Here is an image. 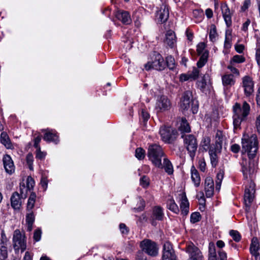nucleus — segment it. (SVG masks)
<instances>
[{
    "mask_svg": "<svg viewBox=\"0 0 260 260\" xmlns=\"http://www.w3.org/2000/svg\"><path fill=\"white\" fill-rule=\"evenodd\" d=\"M153 216L155 219L158 220H161L164 217L162 209L160 207H156L153 210Z\"/></svg>",
    "mask_w": 260,
    "mask_h": 260,
    "instance_id": "nucleus-36",
    "label": "nucleus"
},
{
    "mask_svg": "<svg viewBox=\"0 0 260 260\" xmlns=\"http://www.w3.org/2000/svg\"><path fill=\"white\" fill-rule=\"evenodd\" d=\"M208 260H217L215 246L213 242L209 244Z\"/></svg>",
    "mask_w": 260,
    "mask_h": 260,
    "instance_id": "nucleus-33",
    "label": "nucleus"
},
{
    "mask_svg": "<svg viewBox=\"0 0 260 260\" xmlns=\"http://www.w3.org/2000/svg\"><path fill=\"white\" fill-rule=\"evenodd\" d=\"M135 156L139 160L143 159L145 156V151L141 147L138 148L135 151Z\"/></svg>",
    "mask_w": 260,
    "mask_h": 260,
    "instance_id": "nucleus-42",
    "label": "nucleus"
},
{
    "mask_svg": "<svg viewBox=\"0 0 260 260\" xmlns=\"http://www.w3.org/2000/svg\"><path fill=\"white\" fill-rule=\"evenodd\" d=\"M255 58L258 64H260V39L257 41Z\"/></svg>",
    "mask_w": 260,
    "mask_h": 260,
    "instance_id": "nucleus-50",
    "label": "nucleus"
},
{
    "mask_svg": "<svg viewBox=\"0 0 260 260\" xmlns=\"http://www.w3.org/2000/svg\"><path fill=\"white\" fill-rule=\"evenodd\" d=\"M37 150L36 157L37 158H39L40 159L44 158L45 156V154L44 152L41 151L40 148H37Z\"/></svg>",
    "mask_w": 260,
    "mask_h": 260,
    "instance_id": "nucleus-63",
    "label": "nucleus"
},
{
    "mask_svg": "<svg viewBox=\"0 0 260 260\" xmlns=\"http://www.w3.org/2000/svg\"><path fill=\"white\" fill-rule=\"evenodd\" d=\"M224 176V172L223 171L220 170L217 173L216 175V189L217 190H219L220 188L221 182L222 179L223 178Z\"/></svg>",
    "mask_w": 260,
    "mask_h": 260,
    "instance_id": "nucleus-37",
    "label": "nucleus"
},
{
    "mask_svg": "<svg viewBox=\"0 0 260 260\" xmlns=\"http://www.w3.org/2000/svg\"><path fill=\"white\" fill-rule=\"evenodd\" d=\"M140 116V119H142L144 123L146 122L150 117L149 113L144 109L141 110Z\"/></svg>",
    "mask_w": 260,
    "mask_h": 260,
    "instance_id": "nucleus-54",
    "label": "nucleus"
},
{
    "mask_svg": "<svg viewBox=\"0 0 260 260\" xmlns=\"http://www.w3.org/2000/svg\"><path fill=\"white\" fill-rule=\"evenodd\" d=\"M245 60V58L244 57H243L242 55H236L234 56L232 58V59L231 60V62L232 63V62L235 63H242L244 62Z\"/></svg>",
    "mask_w": 260,
    "mask_h": 260,
    "instance_id": "nucleus-48",
    "label": "nucleus"
},
{
    "mask_svg": "<svg viewBox=\"0 0 260 260\" xmlns=\"http://www.w3.org/2000/svg\"><path fill=\"white\" fill-rule=\"evenodd\" d=\"M233 117L234 129H237L238 128H240L241 122L243 121L245 119V118H242V117H239L237 115H233Z\"/></svg>",
    "mask_w": 260,
    "mask_h": 260,
    "instance_id": "nucleus-40",
    "label": "nucleus"
},
{
    "mask_svg": "<svg viewBox=\"0 0 260 260\" xmlns=\"http://www.w3.org/2000/svg\"><path fill=\"white\" fill-rule=\"evenodd\" d=\"M210 144V139L208 137H204L202 141L201 142V145H202L203 149L205 151H207L209 148Z\"/></svg>",
    "mask_w": 260,
    "mask_h": 260,
    "instance_id": "nucleus-46",
    "label": "nucleus"
},
{
    "mask_svg": "<svg viewBox=\"0 0 260 260\" xmlns=\"http://www.w3.org/2000/svg\"><path fill=\"white\" fill-rule=\"evenodd\" d=\"M221 11L226 25L229 27L232 24L231 13L226 5L221 6Z\"/></svg>",
    "mask_w": 260,
    "mask_h": 260,
    "instance_id": "nucleus-25",
    "label": "nucleus"
},
{
    "mask_svg": "<svg viewBox=\"0 0 260 260\" xmlns=\"http://www.w3.org/2000/svg\"><path fill=\"white\" fill-rule=\"evenodd\" d=\"M224 138V136L222 132L220 131H217L215 137V145L214 147H213L214 149H215L216 152H220L222 149Z\"/></svg>",
    "mask_w": 260,
    "mask_h": 260,
    "instance_id": "nucleus-22",
    "label": "nucleus"
},
{
    "mask_svg": "<svg viewBox=\"0 0 260 260\" xmlns=\"http://www.w3.org/2000/svg\"><path fill=\"white\" fill-rule=\"evenodd\" d=\"M201 219V215L199 212H194L191 214L190 222L196 223Z\"/></svg>",
    "mask_w": 260,
    "mask_h": 260,
    "instance_id": "nucleus-49",
    "label": "nucleus"
},
{
    "mask_svg": "<svg viewBox=\"0 0 260 260\" xmlns=\"http://www.w3.org/2000/svg\"><path fill=\"white\" fill-rule=\"evenodd\" d=\"M242 170L244 178L251 180L249 183L248 187H246L245 190L244 201L245 205V211L248 212L250 209L251 203L254 198L255 192V184L252 181L254 178L257 170V162L253 158H249V160L243 159L241 162Z\"/></svg>",
    "mask_w": 260,
    "mask_h": 260,
    "instance_id": "nucleus-1",
    "label": "nucleus"
},
{
    "mask_svg": "<svg viewBox=\"0 0 260 260\" xmlns=\"http://www.w3.org/2000/svg\"><path fill=\"white\" fill-rule=\"evenodd\" d=\"M140 184L142 186H143L144 188L148 186L149 184V181L148 178L146 176H143L140 179Z\"/></svg>",
    "mask_w": 260,
    "mask_h": 260,
    "instance_id": "nucleus-53",
    "label": "nucleus"
},
{
    "mask_svg": "<svg viewBox=\"0 0 260 260\" xmlns=\"http://www.w3.org/2000/svg\"><path fill=\"white\" fill-rule=\"evenodd\" d=\"M3 161L6 172L9 174H13L15 171V166L11 156L8 154L5 155Z\"/></svg>",
    "mask_w": 260,
    "mask_h": 260,
    "instance_id": "nucleus-16",
    "label": "nucleus"
},
{
    "mask_svg": "<svg viewBox=\"0 0 260 260\" xmlns=\"http://www.w3.org/2000/svg\"><path fill=\"white\" fill-rule=\"evenodd\" d=\"M140 246L142 251L151 256H156L158 253V247L153 241L144 239L140 242Z\"/></svg>",
    "mask_w": 260,
    "mask_h": 260,
    "instance_id": "nucleus-7",
    "label": "nucleus"
},
{
    "mask_svg": "<svg viewBox=\"0 0 260 260\" xmlns=\"http://www.w3.org/2000/svg\"><path fill=\"white\" fill-rule=\"evenodd\" d=\"M26 162L29 167V168L30 170H32L33 169V161L34 158L33 155L31 153H28L26 156Z\"/></svg>",
    "mask_w": 260,
    "mask_h": 260,
    "instance_id": "nucleus-51",
    "label": "nucleus"
},
{
    "mask_svg": "<svg viewBox=\"0 0 260 260\" xmlns=\"http://www.w3.org/2000/svg\"><path fill=\"white\" fill-rule=\"evenodd\" d=\"M242 144L243 149L248 152L249 158H253L258 149V142L256 136L253 135L250 138L243 139Z\"/></svg>",
    "mask_w": 260,
    "mask_h": 260,
    "instance_id": "nucleus-4",
    "label": "nucleus"
},
{
    "mask_svg": "<svg viewBox=\"0 0 260 260\" xmlns=\"http://www.w3.org/2000/svg\"><path fill=\"white\" fill-rule=\"evenodd\" d=\"M159 134L161 139L166 143H171L176 138L177 131L170 127L161 126L159 129Z\"/></svg>",
    "mask_w": 260,
    "mask_h": 260,
    "instance_id": "nucleus-9",
    "label": "nucleus"
},
{
    "mask_svg": "<svg viewBox=\"0 0 260 260\" xmlns=\"http://www.w3.org/2000/svg\"><path fill=\"white\" fill-rule=\"evenodd\" d=\"M41 185L45 190H46L48 185V180L46 178H42L41 180Z\"/></svg>",
    "mask_w": 260,
    "mask_h": 260,
    "instance_id": "nucleus-62",
    "label": "nucleus"
},
{
    "mask_svg": "<svg viewBox=\"0 0 260 260\" xmlns=\"http://www.w3.org/2000/svg\"><path fill=\"white\" fill-rule=\"evenodd\" d=\"M191 178L194 185L196 187L199 186L200 184L201 178L198 171L193 166L191 168Z\"/></svg>",
    "mask_w": 260,
    "mask_h": 260,
    "instance_id": "nucleus-27",
    "label": "nucleus"
},
{
    "mask_svg": "<svg viewBox=\"0 0 260 260\" xmlns=\"http://www.w3.org/2000/svg\"><path fill=\"white\" fill-rule=\"evenodd\" d=\"M220 152H216L213 147H210L209 150V154L210 157L211 164L213 167H215L218 162L217 153Z\"/></svg>",
    "mask_w": 260,
    "mask_h": 260,
    "instance_id": "nucleus-28",
    "label": "nucleus"
},
{
    "mask_svg": "<svg viewBox=\"0 0 260 260\" xmlns=\"http://www.w3.org/2000/svg\"><path fill=\"white\" fill-rule=\"evenodd\" d=\"M250 106L246 102L243 103L242 107H241L240 104L236 103L233 107L234 115H238L239 117H242L246 118L249 113Z\"/></svg>",
    "mask_w": 260,
    "mask_h": 260,
    "instance_id": "nucleus-12",
    "label": "nucleus"
},
{
    "mask_svg": "<svg viewBox=\"0 0 260 260\" xmlns=\"http://www.w3.org/2000/svg\"><path fill=\"white\" fill-rule=\"evenodd\" d=\"M136 260H147L146 256L144 254L143 252L139 251L137 252Z\"/></svg>",
    "mask_w": 260,
    "mask_h": 260,
    "instance_id": "nucleus-58",
    "label": "nucleus"
},
{
    "mask_svg": "<svg viewBox=\"0 0 260 260\" xmlns=\"http://www.w3.org/2000/svg\"><path fill=\"white\" fill-rule=\"evenodd\" d=\"M179 129L182 132L184 133H189L190 131L189 124L185 119H182Z\"/></svg>",
    "mask_w": 260,
    "mask_h": 260,
    "instance_id": "nucleus-38",
    "label": "nucleus"
},
{
    "mask_svg": "<svg viewBox=\"0 0 260 260\" xmlns=\"http://www.w3.org/2000/svg\"><path fill=\"white\" fill-rule=\"evenodd\" d=\"M164 42L171 48H173L175 46L176 43V37L173 30H169L167 31Z\"/></svg>",
    "mask_w": 260,
    "mask_h": 260,
    "instance_id": "nucleus-23",
    "label": "nucleus"
},
{
    "mask_svg": "<svg viewBox=\"0 0 260 260\" xmlns=\"http://www.w3.org/2000/svg\"><path fill=\"white\" fill-rule=\"evenodd\" d=\"M183 138L184 146L188 151L191 159H193L197 149L198 143L196 138L192 135H184L181 136Z\"/></svg>",
    "mask_w": 260,
    "mask_h": 260,
    "instance_id": "nucleus-6",
    "label": "nucleus"
},
{
    "mask_svg": "<svg viewBox=\"0 0 260 260\" xmlns=\"http://www.w3.org/2000/svg\"><path fill=\"white\" fill-rule=\"evenodd\" d=\"M230 235L233 240L236 242H239L241 240V235L237 231L231 230L230 232Z\"/></svg>",
    "mask_w": 260,
    "mask_h": 260,
    "instance_id": "nucleus-45",
    "label": "nucleus"
},
{
    "mask_svg": "<svg viewBox=\"0 0 260 260\" xmlns=\"http://www.w3.org/2000/svg\"><path fill=\"white\" fill-rule=\"evenodd\" d=\"M1 142L7 149L13 148V145L7 133L3 132L1 133Z\"/></svg>",
    "mask_w": 260,
    "mask_h": 260,
    "instance_id": "nucleus-30",
    "label": "nucleus"
},
{
    "mask_svg": "<svg viewBox=\"0 0 260 260\" xmlns=\"http://www.w3.org/2000/svg\"><path fill=\"white\" fill-rule=\"evenodd\" d=\"M208 78V75H204L203 77L202 78V80L201 81H198V87L201 89H204L207 84V80Z\"/></svg>",
    "mask_w": 260,
    "mask_h": 260,
    "instance_id": "nucleus-43",
    "label": "nucleus"
},
{
    "mask_svg": "<svg viewBox=\"0 0 260 260\" xmlns=\"http://www.w3.org/2000/svg\"><path fill=\"white\" fill-rule=\"evenodd\" d=\"M43 132H45L43 139L47 142H52L57 144L58 141V137L56 134L53 132L52 131L49 129H43Z\"/></svg>",
    "mask_w": 260,
    "mask_h": 260,
    "instance_id": "nucleus-24",
    "label": "nucleus"
},
{
    "mask_svg": "<svg viewBox=\"0 0 260 260\" xmlns=\"http://www.w3.org/2000/svg\"><path fill=\"white\" fill-rule=\"evenodd\" d=\"M205 48V44L204 43H199L197 46V51L198 52V54L199 55H200L202 54V55L203 54V53L205 52H207L208 53V51H204Z\"/></svg>",
    "mask_w": 260,
    "mask_h": 260,
    "instance_id": "nucleus-52",
    "label": "nucleus"
},
{
    "mask_svg": "<svg viewBox=\"0 0 260 260\" xmlns=\"http://www.w3.org/2000/svg\"><path fill=\"white\" fill-rule=\"evenodd\" d=\"M181 108L183 110H187L191 107L193 114H196L198 111V102L193 99L192 92L188 90L184 92L181 100Z\"/></svg>",
    "mask_w": 260,
    "mask_h": 260,
    "instance_id": "nucleus-3",
    "label": "nucleus"
},
{
    "mask_svg": "<svg viewBox=\"0 0 260 260\" xmlns=\"http://www.w3.org/2000/svg\"><path fill=\"white\" fill-rule=\"evenodd\" d=\"M160 169L164 168L166 173L169 175H171L173 173V167L171 161L166 157L163 158V164L162 167H158Z\"/></svg>",
    "mask_w": 260,
    "mask_h": 260,
    "instance_id": "nucleus-29",
    "label": "nucleus"
},
{
    "mask_svg": "<svg viewBox=\"0 0 260 260\" xmlns=\"http://www.w3.org/2000/svg\"><path fill=\"white\" fill-rule=\"evenodd\" d=\"M13 247L15 250H21L24 251L26 247V240L24 234L19 230H16L14 232L13 238Z\"/></svg>",
    "mask_w": 260,
    "mask_h": 260,
    "instance_id": "nucleus-8",
    "label": "nucleus"
},
{
    "mask_svg": "<svg viewBox=\"0 0 260 260\" xmlns=\"http://www.w3.org/2000/svg\"><path fill=\"white\" fill-rule=\"evenodd\" d=\"M115 16L124 24H129L132 22L129 13L127 11L118 10L115 13Z\"/></svg>",
    "mask_w": 260,
    "mask_h": 260,
    "instance_id": "nucleus-20",
    "label": "nucleus"
},
{
    "mask_svg": "<svg viewBox=\"0 0 260 260\" xmlns=\"http://www.w3.org/2000/svg\"><path fill=\"white\" fill-rule=\"evenodd\" d=\"M8 256L7 248L6 247L2 246L0 248V259L5 260Z\"/></svg>",
    "mask_w": 260,
    "mask_h": 260,
    "instance_id": "nucleus-47",
    "label": "nucleus"
},
{
    "mask_svg": "<svg viewBox=\"0 0 260 260\" xmlns=\"http://www.w3.org/2000/svg\"><path fill=\"white\" fill-rule=\"evenodd\" d=\"M218 253L219 255V258L220 260H226L227 255L225 252H224L222 250H219Z\"/></svg>",
    "mask_w": 260,
    "mask_h": 260,
    "instance_id": "nucleus-60",
    "label": "nucleus"
},
{
    "mask_svg": "<svg viewBox=\"0 0 260 260\" xmlns=\"http://www.w3.org/2000/svg\"><path fill=\"white\" fill-rule=\"evenodd\" d=\"M181 201L180 206L181 210V214L186 215L189 212V202L185 192H182L179 194Z\"/></svg>",
    "mask_w": 260,
    "mask_h": 260,
    "instance_id": "nucleus-17",
    "label": "nucleus"
},
{
    "mask_svg": "<svg viewBox=\"0 0 260 260\" xmlns=\"http://www.w3.org/2000/svg\"><path fill=\"white\" fill-rule=\"evenodd\" d=\"M147 155L149 159L155 167H162L161 160L164 156V152L159 145H150L148 147Z\"/></svg>",
    "mask_w": 260,
    "mask_h": 260,
    "instance_id": "nucleus-2",
    "label": "nucleus"
},
{
    "mask_svg": "<svg viewBox=\"0 0 260 260\" xmlns=\"http://www.w3.org/2000/svg\"><path fill=\"white\" fill-rule=\"evenodd\" d=\"M206 164L204 159H201L199 161V167L201 171L204 172L206 170Z\"/></svg>",
    "mask_w": 260,
    "mask_h": 260,
    "instance_id": "nucleus-64",
    "label": "nucleus"
},
{
    "mask_svg": "<svg viewBox=\"0 0 260 260\" xmlns=\"http://www.w3.org/2000/svg\"><path fill=\"white\" fill-rule=\"evenodd\" d=\"M162 260H177V257L172 244L166 242L163 245Z\"/></svg>",
    "mask_w": 260,
    "mask_h": 260,
    "instance_id": "nucleus-13",
    "label": "nucleus"
},
{
    "mask_svg": "<svg viewBox=\"0 0 260 260\" xmlns=\"http://www.w3.org/2000/svg\"><path fill=\"white\" fill-rule=\"evenodd\" d=\"M179 80L181 82H185L188 80H191V77L189 72L187 74H182L180 75Z\"/></svg>",
    "mask_w": 260,
    "mask_h": 260,
    "instance_id": "nucleus-55",
    "label": "nucleus"
},
{
    "mask_svg": "<svg viewBox=\"0 0 260 260\" xmlns=\"http://www.w3.org/2000/svg\"><path fill=\"white\" fill-rule=\"evenodd\" d=\"M166 68V63L162 56L158 53H154L151 57V60L145 64V69L147 71L151 69L162 71Z\"/></svg>",
    "mask_w": 260,
    "mask_h": 260,
    "instance_id": "nucleus-5",
    "label": "nucleus"
},
{
    "mask_svg": "<svg viewBox=\"0 0 260 260\" xmlns=\"http://www.w3.org/2000/svg\"><path fill=\"white\" fill-rule=\"evenodd\" d=\"M208 55L209 53L207 52H204L203 54L201 55L199 60L197 63V67H193L192 71L189 72L191 77V81L195 80L198 78L201 73L200 68H202L207 62Z\"/></svg>",
    "mask_w": 260,
    "mask_h": 260,
    "instance_id": "nucleus-10",
    "label": "nucleus"
},
{
    "mask_svg": "<svg viewBox=\"0 0 260 260\" xmlns=\"http://www.w3.org/2000/svg\"><path fill=\"white\" fill-rule=\"evenodd\" d=\"M250 251L251 253L254 256L255 260H260V247L256 238H252Z\"/></svg>",
    "mask_w": 260,
    "mask_h": 260,
    "instance_id": "nucleus-19",
    "label": "nucleus"
},
{
    "mask_svg": "<svg viewBox=\"0 0 260 260\" xmlns=\"http://www.w3.org/2000/svg\"><path fill=\"white\" fill-rule=\"evenodd\" d=\"M186 252L189 254V260H202L203 256L200 249L193 244L186 247Z\"/></svg>",
    "mask_w": 260,
    "mask_h": 260,
    "instance_id": "nucleus-15",
    "label": "nucleus"
},
{
    "mask_svg": "<svg viewBox=\"0 0 260 260\" xmlns=\"http://www.w3.org/2000/svg\"><path fill=\"white\" fill-rule=\"evenodd\" d=\"M251 4L250 0H245L243 6L241 7V10L243 11H245L247 10Z\"/></svg>",
    "mask_w": 260,
    "mask_h": 260,
    "instance_id": "nucleus-61",
    "label": "nucleus"
},
{
    "mask_svg": "<svg viewBox=\"0 0 260 260\" xmlns=\"http://www.w3.org/2000/svg\"><path fill=\"white\" fill-rule=\"evenodd\" d=\"M36 195L35 193L31 192L28 200L26 207L27 212H32V209L34 207Z\"/></svg>",
    "mask_w": 260,
    "mask_h": 260,
    "instance_id": "nucleus-34",
    "label": "nucleus"
},
{
    "mask_svg": "<svg viewBox=\"0 0 260 260\" xmlns=\"http://www.w3.org/2000/svg\"><path fill=\"white\" fill-rule=\"evenodd\" d=\"M232 36L231 32L230 30H227L225 33V38L224 41V47L226 48H230L231 46Z\"/></svg>",
    "mask_w": 260,
    "mask_h": 260,
    "instance_id": "nucleus-41",
    "label": "nucleus"
},
{
    "mask_svg": "<svg viewBox=\"0 0 260 260\" xmlns=\"http://www.w3.org/2000/svg\"><path fill=\"white\" fill-rule=\"evenodd\" d=\"M166 65L167 64V67L170 70H173L175 67V59L172 56H168L166 58Z\"/></svg>",
    "mask_w": 260,
    "mask_h": 260,
    "instance_id": "nucleus-39",
    "label": "nucleus"
},
{
    "mask_svg": "<svg viewBox=\"0 0 260 260\" xmlns=\"http://www.w3.org/2000/svg\"><path fill=\"white\" fill-rule=\"evenodd\" d=\"M242 87L244 88L245 94L249 96L254 91V82L252 78L249 76H245L242 78Z\"/></svg>",
    "mask_w": 260,
    "mask_h": 260,
    "instance_id": "nucleus-14",
    "label": "nucleus"
},
{
    "mask_svg": "<svg viewBox=\"0 0 260 260\" xmlns=\"http://www.w3.org/2000/svg\"><path fill=\"white\" fill-rule=\"evenodd\" d=\"M205 191L207 198L211 197L214 193V182L212 178L207 177L205 180Z\"/></svg>",
    "mask_w": 260,
    "mask_h": 260,
    "instance_id": "nucleus-21",
    "label": "nucleus"
},
{
    "mask_svg": "<svg viewBox=\"0 0 260 260\" xmlns=\"http://www.w3.org/2000/svg\"><path fill=\"white\" fill-rule=\"evenodd\" d=\"M217 36V32L216 30V27L214 25H212L211 26V29L209 32V38L211 41L214 42L216 40Z\"/></svg>",
    "mask_w": 260,
    "mask_h": 260,
    "instance_id": "nucleus-44",
    "label": "nucleus"
},
{
    "mask_svg": "<svg viewBox=\"0 0 260 260\" xmlns=\"http://www.w3.org/2000/svg\"><path fill=\"white\" fill-rule=\"evenodd\" d=\"M255 126L257 132L260 134V114L256 118Z\"/></svg>",
    "mask_w": 260,
    "mask_h": 260,
    "instance_id": "nucleus-59",
    "label": "nucleus"
},
{
    "mask_svg": "<svg viewBox=\"0 0 260 260\" xmlns=\"http://www.w3.org/2000/svg\"><path fill=\"white\" fill-rule=\"evenodd\" d=\"M42 232L40 229L36 230L34 234V239L36 241H39L41 238Z\"/></svg>",
    "mask_w": 260,
    "mask_h": 260,
    "instance_id": "nucleus-56",
    "label": "nucleus"
},
{
    "mask_svg": "<svg viewBox=\"0 0 260 260\" xmlns=\"http://www.w3.org/2000/svg\"><path fill=\"white\" fill-rule=\"evenodd\" d=\"M11 203L12 207L15 209H19L21 207V199L20 195L17 192H14L12 195Z\"/></svg>",
    "mask_w": 260,
    "mask_h": 260,
    "instance_id": "nucleus-26",
    "label": "nucleus"
},
{
    "mask_svg": "<svg viewBox=\"0 0 260 260\" xmlns=\"http://www.w3.org/2000/svg\"><path fill=\"white\" fill-rule=\"evenodd\" d=\"M35 185V181L31 177H28L27 179V188L28 189H31Z\"/></svg>",
    "mask_w": 260,
    "mask_h": 260,
    "instance_id": "nucleus-57",
    "label": "nucleus"
},
{
    "mask_svg": "<svg viewBox=\"0 0 260 260\" xmlns=\"http://www.w3.org/2000/svg\"><path fill=\"white\" fill-rule=\"evenodd\" d=\"M169 16V9L166 5L161 6L159 10L156 13V17L158 21L160 23L165 22L168 20Z\"/></svg>",
    "mask_w": 260,
    "mask_h": 260,
    "instance_id": "nucleus-18",
    "label": "nucleus"
},
{
    "mask_svg": "<svg viewBox=\"0 0 260 260\" xmlns=\"http://www.w3.org/2000/svg\"><path fill=\"white\" fill-rule=\"evenodd\" d=\"M171 107L170 101L167 96L161 95L157 98L155 104V110L157 112H163L168 111L171 108Z\"/></svg>",
    "mask_w": 260,
    "mask_h": 260,
    "instance_id": "nucleus-11",
    "label": "nucleus"
},
{
    "mask_svg": "<svg viewBox=\"0 0 260 260\" xmlns=\"http://www.w3.org/2000/svg\"><path fill=\"white\" fill-rule=\"evenodd\" d=\"M35 221V215L33 212H27L26 215V222L27 225V230L31 231L32 225Z\"/></svg>",
    "mask_w": 260,
    "mask_h": 260,
    "instance_id": "nucleus-32",
    "label": "nucleus"
},
{
    "mask_svg": "<svg viewBox=\"0 0 260 260\" xmlns=\"http://www.w3.org/2000/svg\"><path fill=\"white\" fill-rule=\"evenodd\" d=\"M167 207L170 210L175 213L178 214L179 212V209L177 205L176 204L175 201L172 199L168 201Z\"/></svg>",
    "mask_w": 260,
    "mask_h": 260,
    "instance_id": "nucleus-35",
    "label": "nucleus"
},
{
    "mask_svg": "<svg viewBox=\"0 0 260 260\" xmlns=\"http://www.w3.org/2000/svg\"><path fill=\"white\" fill-rule=\"evenodd\" d=\"M222 81L223 85L225 86H231L235 83L234 76L232 74H226L222 76Z\"/></svg>",
    "mask_w": 260,
    "mask_h": 260,
    "instance_id": "nucleus-31",
    "label": "nucleus"
}]
</instances>
